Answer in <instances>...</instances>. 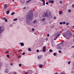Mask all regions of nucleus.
I'll return each mask as SVG.
<instances>
[{"instance_id": "obj_1", "label": "nucleus", "mask_w": 74, "mask_h": 74, "mask_svg": "<svg viewBox=\"0 0 74 74\" xmlns=\"http://www.w3.org/2000/svg\"><path fill=\"white\" fill-rule=\"evenodd\" d=\"M33 11L30 10L29 14L27 15V18L26 20V23L27 25H29L30 23V20L33 17Z\"/></svg>"}, {"instance_id": "obj_2", "label": "nucleus", "mask_w": 74, "mask_h": 74, "mask_svg": "<svg viewBox=\"0 0 74 74\" xmlns=\"http://www.w3.org/2000/svg\"><path fill=\"white\" fill-rule=\"evenodd\" d=\"M63 36L65 38H67L66 37H69L70 38L72 37V34L71 33V31L70 30L67 31L66 34L63 33Z\"/></svg>"}, {"instance_id": "obj_3", "label": "nucleus", "mask_w": 74, "mask_h": 74, "mask_svg": "<svg viewBox=\"0 0 74 74\" xmlns=\"http://www.w3.org/2000/svg\"><path fill=\"white\" fill-rule=\"evenodd\" d=\"M60 34V33L59 32H57L54 35V40H56L58 37L59 36Z\"/></svg>"}, {"instance_id": "obj_4", "label": "nucleus", "mask_w": 74, "mask_h": 74, "mask_svg": "<svg viewBox=\"0 0 74 74\" xmlns=\"http://www.w3.org/2000/svg\"><path fill=\"white\" fill-rule=\"evenodd\" d=\"M5 29L4 27L3 26H0V34H1V33H3V31L5 30Z\"/></svg>"}, {"instance_id": "obj_5", "label": "nucleus", "mask_w": 74, "mask_h": 74, "mask_svg": "<svg viewBox=\"0 0 74 74\" xmlns=\"http://www.w3.org/2000/svg\"><path fill=\"white\" fill-rule=\"evenodd\" d=\"M49 14H48V12H45L44 14L43 15V16L44 17H46V18H48V16Z\"/></svg>"}, {"instance_id": "obj_6", "label": "nucleus", "mask_w": 74, "mask_h": 74, "mask_svg": "<svg viewBox=\"0 0 74 74\" xmlns=\"http://www.w3.org/2000/svg\"><path fill=\"white\" fill-rule=\"evenodd\" d=\"M46 47L45 46H44L43 47V50H42V51L43 52H45L46 51Z\"/></svg>"}, {"instance_id": "obj_7", "label": "nucleus", "mask_w": 74, "mask_h": 74, "mask_svg": "<svg viewBox=\"0 0 74 74\" xmlns=\"http://www.w3.org/2000/svg\"><path fill=\"white\" fill-rule=\"evenodd\" d=\"M38 58L39 59H42V56H39L38 57Z\"/></svg>"}, {"instance_id": "obj_8", "label": "nucleus", "mask_w": 74, "mask_h": 74, "mask_svg": "<svg viewBox=\"0 0 74 74\" xmlns=\"http://www.w3.org/2000/svg\"><path fill=\"white\" fill-rule=\"evenodd\" d=\"M49 3H52V4H53V3H54V1L53 0H52L51 1V0H49Z\"/></svg>"}, {"instance_id": "obj_9", "label": "nucleus", "mask_w": 74, "mask_h": 74, "mask_svg": "<svg viewBox=\"0 0 74 74\" xmlns=\"http://www.w3.org/2000/svg\"><path fill=\"white\" fill-rule=\"evenodd\" d=\"M42 2H43V6H44V5H45V1H44V0H42Z\"/></svg>"}, {"instance_id": "obj_10", "label": "nucleus", "mask_w": 74, "mask_h": 74, "mask_svg": "<svg viewBox=\"0 0 74 74\" xmlns=\"http://www.w3.org/2000/svg\"><path fill=\"white\" fill-rule=\"evenodd\" d=\"M31 0H29V1H27L25 2V4H28L30 2V1Z\"/></svg>"}, {"instance_id": "obj_11", "label": "nucleus", "mask_w": 74, "mask_h": 74, "mask_svg": "<svg viewBox=\"0 0 74 74\" xmlns=\"http://www.w3.org/2000/svg\"><path fill=\"white\" fill-rule=\"evenodd\" d=\"M4 9H6L7 8V6L6 4H5L4 5Z\"/></svg>"}, {"instance_id": "obj_12", "label": "nucleus", "mask_w": 74, "mask_h": 74, "mask_svg": "<svg viewBox=\"0 0 74 74\" xmlns=\"http://www.w3.org/2000/svg\"><path fill=\"white\" fill-rule=\"evenodd\" d=\"M57 49L59 50H61L62 48L60 47V46H59L57 47Z\"/></svg>"}, {"instance_id": "obj_13", "label": "nucleus", "mask_w": 74, "mask_h": 74, "mask_svg": "<svg viewBox=\"0 0 74 74\" xmlns=\"http://www.w3.org/2000/svg\"><path fill=\"white\" fill-rule=\"evenodd\" d=\"M19 44L21 45V46H24V43H23V42L19 43Z\"/></svg>"}, {"instance_id": "obj_14", "label": "nucleus", "mask_w": 74, "mask_h": 74, "mask_svg": "<svg viewBox=\"0 0 74 74\" xmlns=\"http://www.w3.org/2000/svg\"><path fill=\"white\" fill-rule=\"evenodd\" d=\"M37 20L35 19L33 21V23H36L37 22Z\"/></svg>"}, {"instance_id": "obj_15", "label": "nucleus", "mask_w": 74, "mask_h": 74, "mask_svg": "<svg viewBox=\"0 0 74 74\" xmlns=\"http://www.w3.org/2000/svg\"><path fill=\"white\" fill-rule=\"evenodd\" d=\"M59 15H61L62 14H63V12H62V11H59Z\"/></svg>"}, {"instance_id": "obj_16", "label": "nucleus", "mask_w": 74, "mask_h": 74, "mask_svg": "<svg viewBox=\"0 0 74 74\" xmlns=\"http://www.w3.org/2000/svg\"><path fill=\"white\" fill-rule=\"evenodd\" d=\"M7 15H8V14L10 13V11L9 10H8L7 12Z\"/></svg>"}, {"instance_id": "obj_17", "label": "nucleus", "mask_w": 74, "mask_h": 74, "mask_svg": "<svg viewBox=\"0 0 74 74\" xmlns=\"http://www.w3.org/2000/svg\"><path fill=\"white\" fill-rule=\"evenodd\" d=\"M28 51H29V52H31V51H32V50H31L30 48H28Z\"/></svg>"}, {"instance_id": "obj_18", "label": "nucleus", "mask_w": 74, "mask_h": 74, "mask_svg": "<svg viewBox=\"0 0 74 74\" xmlns=\"http://www.w3.org/2000/svg\"><path fill=\"white\" fill-rule=\"evenodd\" d=\"M42 66H43V65H40L39 66V67L40 68H42Z\"/></svg>"}, {"instance_id": "obj_19", "label": "nucleus", "mask_w": 74, "mask_h": 74, "mask_svg": "<svg viewBox=\"0 0 74 74\" xmlns=\"http://www.w3.org/2000/svg\"><path fill=\"white\" fill-rule=\"evenodd\" d=\"M51 45H52V47H55V45L53 43H52Z\"/></svg>"}, {"instance_id": "obj_20", "label": "nucleus", "mask_w": 74, "mask_h": 74, "mask_svg": "<svg viewBox=\"0 0 74 74\" xmlns=\"http://www.w3.org/2000/svg\"><path fill=\"white\" fill-rule=\"evenodd\" d=\"M60 44H62V47H63V44H64V42H61V43H60Z\"/></svg>"}, {"instance_id": "obj_21", "label": "nucleus", "mask_w": 74, "mask_h": 74, "mask_svg": "<svg viewBox=\"0 0 74 74\" xmlns=\"http://www.w3.org/2000/svg\"><path fill=\"white\" fill-rule=\"evenodd\" d=\"M14 14H15V12H13L11 13V15H14Z\"/></svg>"}, {"instance_id": "obj_22", "label": "nucleus", "mask_w": 74, "mask_h": 74, "mask_svg": "<svg viewBox=\"0 0 74 74\" xmlns=\"http://www.w3.org/2000/svg\"><path fill=\"white\" fill-rule=\"evenodd\" d=\"M54 25H53L51 27V29H53V28H54Z\"/></svg>"}, {"instance_id": "obj_23", "label": "nucleus", "mask_w": 74, "mask_h": 74, "mask_svg": "<svg viewBox=\"0 0 74 74\" xmlns=\"http://www.w3.org/2000/svg\"><path fill=\"white\" fill-rule=\"evenodd\" d=\"M21 4H24V2L22 1H21Z\"/></svg>"}, {"instance_id": "obj_24", "label": "nucleus", "mask_w": 74, "mask_h": 74, "mask_svg": "<svg viewBox=\"0 0 74 74\" xmlns=\"http://www.w3.org/2000/svg\"><path fill=\"white\" fill-rule=\"evenodd\" d=\"M45 18H43L41 20V21H45Z\"/></svg>"}, {"instance_id": "obj_25", "label": "nucleus", "mask_w": 74, "mask_h": 74, "mask_svg": "<svg viewBox=\"0 0 74 74\" xmlns=\"http://www.w3.org/2000/svg\"><path fill=\"white\" fill-rule=\"evenodd\" d=\"M17 20H18L17 18H15L13 20L14 21H17Z\"/></svg>"}, {"instance_id": "obj_26", "label": "nucleus", "mask_w": 74, "mask_h": 74, "mask_svg": "<svg viewBox=\"0 0 74 74\" xmlns=\"http://www.w3.org/2000/svg\"><path fill=\"white\" fill-rule=\"evenodd\" d=\"M69 23H67L66 24V26H69Z\"/></svg>"}, {"instance_id": "obj_27", "label": "nucleus", "mask_w": 74, "mask_h": 74, "mask_svg": "<svg viewBox=\"0 0 74 74\" xmlns=\"http://www.w3.org/2000/svg\"><path fill=\"white\" fill-rule=\"evenodd\" d=\"M2 64H3V63L2 62H0V65H2Z\"/></svg>"}, {"instance_id": "obj_28", "label": "nucleus", "mask_w": 74, "mask_h": 74, "mask_svg": "<svg viewBox=\"0 0 74 74\" xmlns=\"http://www.w3.org/2000/svg\"><path fill=\"white\" fill-rule=\"evenodd\" d=\"M71 63V61H69L68 62V64H70V63Z\"/></svg>"}, {"instance_id": "obj_29", "label": "nucleus", "mask_w": 74, "mask_h": 74, "mask_svg": "<svg viewBox=\"0 0 74 74\" xmlns=\"http://www.w3.org/2000/svg\"><path fill=\"white\" fill-rule=\"evenodd\" d=\"M56 53H54L53 54V55L54 56H56Z\"/></svg>"}, {"instance_id": "obj_30", "label": "nucleus", "mask_w": 74, "mask_h": 74, "mask_svg": "<svg viewBox=\"0 0 74 74\" xmlns=\"http://www.w3.org/2000/svg\"><path fill=\"white\" fill-rule=\"evenodd\" d=\"M52 51H53L52 50L50 49V50H49L50 52H52Z\"/></svg>"}, {"instance_id": "obj_31", "label": "nucleus", "mask_w": 74, "mask_h": 74, "mask_svg": "<svg viewBox=\"0 0 74 74\" xmlns=\"http://www.w3.org/2000/svg\"><path fill=\"white\" fill-rule=\"evenodd\" d=\"M5 53H9V51H5Z\"/></svg>"}, {"instance_id": "obj_32", "label": "nucleus", "mask_w": 74, "mask_h": 74, "mask_svg": "<svg viewBox=\"0 0 74 74\" xmlns=\"http://www.w3.org/2000/svg\"><path fill=\"white\" fill-rule=\"evenodd\" d=\"M5 22H7V19L6 18H5Z\"/></svg>"}, {"instance_id": "obj_33", "label": "nucleus", "mask_w": 74, "mask_h": 74, "mask_svg": "<svg viewBox=\"0 0 74 74\" xmlns=\"http://www.w3.org/2000/svg\"><path fill=\"white\" fill-rule=\"evenodd\" d=\"M48 38H45V40H46V41H48Z\"/></svg>"}, {"instance_id": "obj_34", "label": "nucleus", "mask_w": 74, "mask_h": 74, "mask_svg": "<svg viewBox=\"0 0 74 74\" xmlns=\"http://www.w3.org/2000/svg\"><path fill=\"white\" fill-rule=\"evenodd\" d=\"M60 25H62V24H63V22H61L60 23Z\"/></svg>"}, {"instance_id": "obj_35", "label": "nucleus", "mask_w": 74, "mask_h": 74, "mask_svg": "<svg viewBox=\"0 0 74 74\" xmlns=\"http://www.w3.org/2000/svg\"><path fill=\"white\" fill-rule=\"evenodd\" d=\"M68 12H71V10H68Z\"/></svg>"}, {"instance_id": "obj_36", "label": "nucleus", "mask_w": 74, "mask_h": 74, "mask_svg": "<svg viewBox=\"0 0 74 74\" xmlns=\"http://www.w3.org/2000/svg\"><path fill=\"white\" fill-rule=\"evenodd\" d=\"M21 56H18V58H21Z\"/></svg>"}, {"instance_id": "obj_37", "label": "nucleus", "mask_w": 74, "mask_h": 74, "mask_svg": "<svg viewBox=\"0 0 74 74\" xmlns=\"http://www.w3.org/2000/svg\"><path fill=\"white\" fill-rule=\"evenodd\" d=\"M72 6L73 7V8H74V4L72 5Z\"/></svg>"}, {"instance_id": "obj_38", "label": "nucleus", "mask_w": 74, "mask_h": 74, "mask_svg": "<svg viewBox=\"0 0 74 74\" xmlns=\"http://www.w3.org/2000/svg\"><path fill=\"white\" fill-rule=\"evenodd\" d=\"M60 3L62 4V1H60Z\"/></svg>"}, {"instance_id": "obj_39", "label": "nucleus", "mask_w": 74, "mask_h": 74, "mask_svg": "<svg viewBox=\"0 0 74 74\" xmlns=\"http://www.w3.org/2000/svg\"><path fill=\"white\" fill-rule=\"evenodd\" d=\"M5 73H8V71H5Z\"/></svg>"}, {"instance_id": "obj_40", "label": "nucleus", "mask_w": 74, "mask_h": 74, "mask_svg": "<svg viewBox=\"0 0 74 74\" xmlns=\"http://www.w3.org/2000/svg\"><path fill=\"white\" fill-rule=\"evenodd\" d=\"M5 17H3L2 18L3 20H5Z\"/></svg>"}, {"instance_id": "obj_41", "label": "nucleus", "mask_w": 74, "mask_h": 74, "mask_svg": "<svg viewBox=\"0 0 74 74\" xmlns=\"http://www.w3.org/2000/svg\"><path fill=\"white\" fill-rule=\"evenodd\" d=\"M62 23L64 25V24H66V22L65 21H64Z\"/></svg>"}, {"instance_id": "obj_42", "label": "nucleus", "mask_w": 74, "mask_h": 74, "mask_svg": "<svg viewBox=\"0 0 74 74\" xmlns=\"http://www.w3.org/2000/svg\"><path fill=\"white\" fill-rule=\"evenodd\" d=\"M25 52H23V53L22 54V55H25Z\"/></svg>"}, {"instance_id": "obj_43", "label": "nucleus", "mask_w": 74, "mask_h": 74, "mask_svg": "<svg viewBox=\"0 0 74 74\" xmlns=\"http://www.w3.org/2000/svg\"><path fill=\"white\" fill-rule=\"evenodd\" d=\"M39 50L38 49H37V50H36V51L37 52H39Z\"/></svg>"}, {"instance_id": "obj_44", "label": "nucleus", "mask_w": 74, "mask_h": 74, "mask_svg": "<svg viewBox=\"0 0 74 74\" xmlns=\"http://www.w3.org/2000/svg\"><path fill=\"white\" fill-rule=\"evenodd\" d=\"M71 73H72V74H74V72L73 71H72L71 72Z\"/></svg>"}, {"instance_id": "obj_45", "label": "nucleus", "mask_w": 74, "mask_h": 74, "mask_svg": "<svg viewBox=\"0 0 74 74\" xmlns=\"http://www.w3.org/2000/svg\"><path fill=\"white\" fill-rule=\"evenodd\" d=\"M49 34H47V37H49Z\"/></svg>"}, {"instance_id": "obj_46", "label": "nucleus", "mask_w": 74, "mask_h": 74, "mask_svg": "<svg viewBox=\"0 0 74 74\" xmlns=\"http://www.w3.org/2000/svg\"><path fill=\"white\" fill-rule=\"evenodd\" d=\"M58 51L59 53H62V51H61L59 50Z\"/></svg>"}, {"instance_id": "obj_47", "label": "nucleus", "mask_w": 74, "mask_h": 74, "mask_svg": "<svg viewBox=\"0 0 74 74\" xmlns=\"http://www.w3.org/2000/svg\"><path fill=\"white\" fill-rule=\"evenodd\" d=\"M5 70H6L7 71H9L8 70V69H7V68H6L5 69Z\"/></svg>"}, {"instance_id": "obj_48", "label": "nucleus", "mask_w": 74, "mask_h": 74, "mask_svg": "<svg viewBox=\"0 0 74 74\" xmlns=\"http://www.w3.org/2000/svg\"><path fill=\"white\" fill-rule=\"evenodd\" d=\"M13 74H16V72H14L13 73Z\"/></svg>"}, {"instance_id": "obj_49", "label": "nucleus", "mask_w": 74, "mask_h": 74, "mask_svg": "<svg viewBox=\"0 0 74 74\" xmlns=\"http://www.w3.org/2000/svg\"><path fill=\"white\" fill-rule=\"evenodd\" d=\"M29 74V73H28V72H26V73H25V74Z\"/></svg>"}, {"instance_id": "obj_50", "label": "nucleus", "mask_w": 74, "mask_h": 74, "mask_svg": "<svg viewBox=\"0 0 74 74\" xmlns=\"http://www.w3.org/2000/svg\"><path fill=\"white\" fill-rule=\"evenodd\" d=\"M46 4L47 5H48V2H46Z\"/></svg>"}, {"instance_id": "obj_51", "label": "nucleus", "mask_w": 74, "mask_h": 74, "mask_svg": "<svg viewBox=\"0 0 74 74\" xmlns=\"http://www.w3.org/2000/svg\"><path fill=\"white\" fill-rule=\"evenodd\" d=\"M34 28H33L32 29V31H34Z\"/></svg>"}, {"instance_id": "obj_52", "label": "nucleus", "mask_w": 74, "mask_h": 74, "mask_svg": "<svg viewBox=\"0 0 74 74\" xmlns=\"http://www.w3.org/2000/svg\"><path fill=\"white\" fill-rule=\"evenodd\" d=\"M56 17H54V19H56Z\"/></svg>"}, {"instance_id": "obj_53", "label": "nucleus", "mask_w": 74, "mask_h": 74, "mask_svg": "<svg viewBox=\"0 0 74 74\" xmlns=\"http://www.w3.org/2000/svg\"><path fill=\"white\" fill-rule=\"evenodd\" d=\"M7 57H9L10 56L9 55H7Z\"/></svg>"}, {"instance_id": "obj_54", "label": "nucleus", "mask_w": 74, "mask_h": 74, "mask_svg": "<svg viewBox=\"0 0 74 74\" xmlns=\"http://www.w3.org/2000/svg\"><path fill=\"white\" fill-rule=\"evenodd\" d=\"M23 9H26V7H24V8H23Z\"/></svg>"}, {"instance_id": "obj_55", "label": "nucleus", "mask_w": 74, "mask_h": 74, "mask_svg": "<svg viewBox=\"0 0 74 74\" xmlns=\"http://www.w3.org/2000/svg\"><path fill=\"white\" fill-rule=\"evenodd\" d=\"M60 74H64L63 73H61Z\"/></svg>"}, {"instance_id": "obj_56", "label": "nucleus", "mask_w": 74, "mask_h": 74, "mask_svg": "<svg viewBox=\"0 0 74 74\" xmlns=\"http://www.w3.org/2000/svg\"><path fill=\"white\" fill-rule=\"evenodd\" d=\"M72 58H74V55H73V56H72Z\"/></svg>"}, {"instance_id": "obj_57", "label": "nucleus", "mask_w": 74, "mask_h": 74, "mask_svg": "<svg viewBox=\"0 0 74 74\" xmlns=\"http://www.w3.org/2000/svg\"><path fill=\"white\" fill-rule=\"evenodd\" d=\"M19 67H21L22 66V65H19Z\"/></svg>"}, {"instance_id": "obj_58", "label": "nucleus", "mask_w": 74, "mask_h": 74, "mask_svg": "<svg viewBox=\"0 0 74 74\" xmlns=\"http://www.w3.org/2000/svg\"><path fill=\"white\" fill-rule=\"evenodd\" d=\"M72 48H74V46H73L72 47Z\"/></svg>"}, {"instance_id": "obj_59", "label": "nucleus", "mask_w": 74, "mask_h": 74, "mask_svg": "<svg viewBox=\"0 0 74 74\" xmlns=\"http://www.w3.org/2000/svg\"><path fill=\"white\" fill-rule=\"evenodd\" d=\"M20 51H21V50H19L18 51V52H20Z\"/></svg>"}, {"instance_id": "obj_60", "label": "nucleus", "mask_w": 74, "mask_h": 74, "mask_svg": "<svg viewBox=\"0 0 74 74\" xmlns=\"http://www.w3.org/2000/svg\"><path fill=\"white\" fill-rule=\"evenodd\" d=\"M54 74H58V73H56Z\"/></svg>"}, {"instance_id": "obj_61", "label": "nucleus", "mask_w": 74, "mask_h": 74, "mask_svg": "<svg viewBox=\"0 0 74 74\" xmlns=\"http://www.w3.org/2000/svg\"><path fill=\"white\" fill-rule=\"evenodd\" d=\"M10 65H12V64H10Z\"/></svg>"}, {"instance_id": "obj_62", "label": "nucleus", "mask_w": 74, "mask_h": 74, "mask_svg": "<svg viewBox=\"0 0 74 74\" xmlns=\"http://www.w3.org/2000/svg\"><path fill=\"white\" fill-rule=\"evenodd\" d=\"M21 64H19V65H21Z\"/></svg>"}, {"instance_id": "obj_63", "label": "nucleus", "mask_w": 74, "mask_h": 74, "mask_svg": "<svg viewBox=\"0 0 74 74\" xmlns=\"http://www.w3.org/2000/svg\"><path fill=\"white\" fill-rule=\"evenodd\" d=\"M14 0H12V1H14Z\"/></svg>"}, {"instance_id": "obj_64", "label": "nucleus", "mask_w": 74, "mask_h": 74, "mask_svg": "<svg viewBox=\"0 0 74 74\" xmlns=\"http://www.w3.org/2000/svg\"><path fill=\"white\" fill-rule=\"evenodd\" d=\"M73 37H74V34L73 35Z\"/></svg>"}]
</instances>
